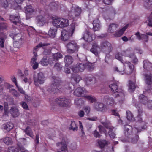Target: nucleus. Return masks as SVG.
Instances as JSON below:
<instances>
[{
  "mask_svg": "<svg viewBox=\"0 0 152 152\" xmlns=\"http://www.w3.org/2000/svg\"><path fill=\"white\" fill-rule=\"evenodd\" d=\"M10 20L15 25H19L20 21L19 20V17L17 16L11 15L10 17Z\"/></svg>",
  "mask_w": 152,
  "mask_h": 152,
  "instance_id": "18",
  "label": "nucleus"
},
{
  "mask_svg": "<svg viewBox=\"0 0 152 152\" xmlns=\"http://www.w3.org/2000/svg\"><path fill=\"white\" fill-rule=\"evenodd\" d=\"M127 27V26H125L121 29L116 32L115 34H114V36L116 37H118L121 36L123 34L124 31L126 30Z\"/></svg>",
  "mask_w": 152,
  "mask_h": 152,
  "instance_id": "31",
  "label": "nucleus"
},
{
  "mask_svg": "<svg viewBox=\"0 0 152 152\" xmlns=\"http://www.w3.org/2000/svg\"><path fill=\"white\" fill-rule=\"evenodd\" d=\"M93 78L90 77H86L85 79V80L86 84L88 85H89L94 83V82L93 81Z\"/></svg>",
  "mask_w": 152,
  "mask_h": 152,
  "instance_id": "44",
  "label": "nucleus"
},
{
  "mask_svg": "<svg viewBox=\"0 0 152 152\" xmlns=\"http://www.w3.org/2000/svg\"><path fill=\"white\" fill-rule=\"evenodd\" d=\"M81 12V8L78 7H77L75 10L74 15L76 17H79L80 16Z\"/></svg>",
  "mask_w": 152,
  "mask_h": 152,
  "instance_id": "41",
  "label": "nucleus"
},
{
  "mask_svg": "<svg viewBox=\"0 0 152 152\" xmlns=\"http://www.w3.org/2000/svg\"><path fill=\"white\" fill-rule=\"evenodd\" d=\"M69 128V130H72L74 131H77L78 127L74 121H71Z\"/></svg>",
  "mask_w": 152,
  "mask_h": 152,
  "instance_id": "33",
  "label": "nucleus"
},
{
  "mask_svg": "<svg viewBox=\"0 0 152 152\" xmlns=\"http://www.w3.org/2000/svg\"><path fill=\"white\" fill-rule=\"evenodd\" d=\"M72 78L74 80L75 82L78 83L81 79V77L78 74H74L72 75Z\"/></svg>",
  "mask_w": 152,
  "mask_h": 152,
  "instance_id": "42",
  "label": "nucleus"
},
{
  "mask_svg": "<svg viewBox=\"0 0 152 152\" xmlns=\"http://www.w3.org/2000/svg\"><path fill=\"white\" fill-rule=\"evenodd\" d=\"M36 20L39 26H42L45 23L44 18L42 15L37 16L36 17Z\"/></svg>",
  "mask_w": 152,
  "mask_h": 152,
  "instance_id": "22",
  "label": "nucleus"
},
{
  "mask_svg": "<svg viewBox=\"0 0 152 152\" xmlns=\"http://www.w3.org/2000/svg\"><path fill=\"white\" fill-rule=\"evenodd\" d=\"M62 67V65L60 63H56L54 65V69L58 71H59L61 70Z\"/></svg>",
  "mask_w": 152,
  "mask_h": 152,
  "instance_id": "51",
  "label": "nucleus"
},
{
  "mask_svg": "<svg viewBox=\"0 0 152 152\" xmlns=\"http://www.w3.org/2000/svg\"><path fill=\"white\" fill-rule=\"evenodd\" d=\"M124 64L123 65L120 66L118 67H114V71L115 72H117L121 74H123L124 73Z\"/></svg>",
  "mask_w": 152,
  "mask_h": 152,
  "instance_id": "32",
  "label": "nucleus"
},
{
  "mask_svg": "<svg viewBox=\"0 0 152 152\" xmlns=\"http://www.w3.org/2000/svg\"><path fill=\"white\" fill-rule=\"evenodd\" d=\"M49 44L48 43H40L37 46L35 47L34 49V52H37V51L38 48L39 47H41L43 46H46L48 45Z\"/></svg>",
  "mask_w": 152,
  "mask_h": 152,
  "instance_id": "50",
  "label": "nucleus"
},
{
  "mask_svg": "<svg viewBox=\"0 0 152 152\" xmlns=\"http://www.w3.org/2000/svg\"><path fill=\"white\" fill-rule=\"evenodd\" d=\"M17 146L19 149V150H20L21 152L27 151V150H26L20 144H18Z\"/></svg>",
  "mask_w": 152,
  "mask_h": 152,
  "instance_id": "61",
  "label": "nucleus"
},
{
  "mask_svg": "<svg viewBox=\"0 0 152 152\" xmlns=\"http://www.w3.org/2000/svg\"><path fill=\"white\" fill-rule=\"evenodd\" d=\"M22 107L26 110H28V107L26 103L24 102H21L20 103Z\"/></svg>",
  "mask_w": 152,
  "mask_h": 152,
  "instance_id": "59",
  "label": "nucleus"
},
{
  "mask_svg": "<svg viewBox=\"0 0 152 152\" xmlns=\"http://www.w3.org/2000/svg\"><path fill=\"white\" fill-rule=\"evenodd\" d=\"M132 128L129 125H126L125 127L124 134L126 136L129 138L131 137L132 134Z\"/></svg>",
  "mask_w": 152,
  "mask_h": 152,
  "instance_id": "14",
  "label": "nucleus"
},
{
  "mask_svg": "<svg viewBox=\"0 0 152 152\" xmlns=\"http://www.w3.org/2000/svg\"><path fill=\"white\" fill-rule=\"evenodd\" d=\"M135 83L132 81L129 80V81L128 91L130 92L133 91H134L136 88Z\"/></svg>",
  "mask_w": 152,
  "mask_h": 152,
  "instance_id": "30",
  "label": "nucleus"
},
{
  "mask_svg": "<svg viewBox=\"0 0 152 152\" xmlns=\"http://www.w3.org/2000/svg\"><path fill=\"white\" fill-rule=\"evenodd\" d=\"M99 103L98 102H95L94 104V108L97 111H99Z\"/></svg>",
  "mask_w": 152,
  "mask_h": 152,
  "instance_id": "63",
  "label": "nucleus"
},
{
  "mask_svg": "<svg viewBox=\"0 0 152 152\" xmlns=\"http://www.w3.org/2000/svg\"><path fill=\"white\" fill-rule=\"evenodd\" d=\"M93 35H91L88 31L86 32L83 34V38L86 41L88 42H91L94 39V37H93Z\"/></svg>",
  "mask_w": 152,
  "mask_h": 152,
  "instance_id": "13",
  "label": "nucleus"
},
{
  "mask_svg": "<svg viewBox=\"0 0 152 152\" xmlns=\"http://www.w3.org/2000/svg\"><path fill=\"white\" fill-rule=\"evenodd\" d=\"M99 130L100 133H104L106 134V131L105 129L102 125H99L98 126Z\"/></svg>",
  "mask_w": 152,
  "mask_h": 152,
  "instance_id": "57",
  "label": "nucleus"
},
{
  "mask_svg": "<svg viewBox=\"0 0 152 152\" xmlns=\"http://www.w3.org/2000/svg\"><path fill=\"white\" fill-rule=\"evenodd\" d=\"M68 22V19L63 18H58L53 20V25L56 27L63 28L69 25Z\"/></svg>",
  "mask_w": 152,
  "mask_h": 152,
  "instance_id": "4",
  "label": "nucleus"
},
{
  "mask_svg": "<svg viewBox=\"0 0 152 152\" xmlns=\"http://www.w3.org/2000/svg\"><path fill=\"white\" fill-rule=\"evenodd\" d=\"M22 40L19 41H14L13 46L15 48H18V47L21 44Z\"/></svg>",
  "mask_w": 152,
  "mask_h": 152,
  "instance_id": "56",
  "label": "nucleus"
},
{
  "mask_svg": "<svg viewBox=\"0 0 152 152\" xmlns=\"http://www.w3.org/2000/svg\"><path fill=\"white\" fill-rule=\"evenodd\" d=\"M85 67L88 71H91L93 70L94 68V64L93 63H85Z\"/></svg>",
  "mask_w": 152,
  "mask_h": 152,
  "instance_id": "39",
  "label": "nucleus"
},
{
  "mask_svg": "<svg viewBox=\"0 0 152 152\" xmlns=\"http://www.w3.org/2000/svg\"><path fill=\"white\" fill-rule=\"evenodd\" d=\"M112 91L114 92L113 95L115 97H118V100L120 104L122 103L124 100L125 95L124 91L118 88V85L115 84H111L109 86Z\"/></svg>",
  "mask_w": 152,
  "mask_h": 152,
  "instance_id": "1",
  "label": "nucleus"
},
{
  "mask_svg": "<svg viewBox=\"0 0 152 152\" xmlns=\"http://www.w3.org/2000/svg\"><path fill=\"white\" fill-rule=\"evenodd\" d=\"M85 97L87 100L91 103L94 102L96 101V99L94 96L87 95L85 96Z\"/></svg>",
  "mask_w": 152,
  "mask_h": 152,
  "instance_id": "53",
  "label": "nucleus"
},
{
  "mask_svg": "<svg viewBox=\"0 0 152 152\" xmlns=\"http://www.w3.org/2000/svg\"><path fill=\"white\" fill-rule=\"evenodd\" d=\"M61 83L60 78L58 77L53 76L52 77V82L50 86L48 87V90L49 92L56 93L58 92V87Z\"/></svg>",
  "mask_w": 152,
  "mask_h": 152,
  "instance_id": "2",
  "label": "nucleus"
},
{
  "mask_svg": "<svg viewBox=\"0 0 152 152\" xmlns=\"http://www.w3.org/2000/svg\"><path fill=\"white\" fill-rule=\"evenodd\" d=\"M53 56L54 59L57 60L62 57V54L59 52L53 53Z\"/></svg>",
  "mask_w": 152,
  "mask_h": 152,
  "instance_id": "49",
  "label": "nucleus"
},
{
  "mask_svg": "<svg viewBox=\"0 0 152 152\" xmlns=\"http://www.w3.org/2000/svg\"><path fill=\"white\" fill-rule=\"evenodd\" d=\"M55 101L59 106L62 107L68 106L70 103V100L65 97L57 98Z\"/></svg>",
  "mask_w": 152,
  "mask_h": 152,
  "instance_id": "7",
  "label": "nucleus"
},
{
  "mask_svg": "<svg viewBox=\"0 0 152 152\" xmlns=\"http://www.w3.org/2000/svg\"><path fill=\"white\" fill-rule=\"evenodd\" d=\"M103 101L109 104L113 105L114 103L113 98L107 95H105L104 97Z\"/></svg>",
  "mask_w": 152,
  "mask_h": 152,
  "instance_id": "21",
  "label": "nucleus"
},
{
  "mask_svg": "<svg viewBox=\"0 0 152 152\" xmlns=\"http://www.w3.org/2000/svg\"><path fill=\"white\" fill-rule=\"evenodd\" d=\"M27 19H29L31 18L33 15L34 10L32 6L31 5L27 6L25 8Z\"/></svg>",
  "mask_w": 152,
  "mask_h": 152,
  "instance_id": "9",
  "label": "nucleus"
},
{
  "mask_svg": "<svg viewBox=\"0 0 152 152\" xmlns=\"http://www.w3.org/2000/svg\"><path fill=\"white\" fill-rule=\"evenodd\" d=\"M73 61V59L72 56L69 55L66 56L64 58V62L65 65H69L71 64Z\"/></svg>",
  "mask_w": 152,
  "mask_h": 152,
  "instance_id": "28",
  "label": "nucleus"
},
{
  "mask_svg": "<svg viewBox=\"0 0 152 152\" xmlns=\"http://www.w3.org/2000/svg\"><path fill=\"white\" fill-rule=\"evenodd\" d=\"M139 137L138 135L135 134L133 135V136L130 138H129L128 140L129 142H130L133 143H135L137 142Z\"/></svg>",
  "mask_w": 152,
  "mask_h": 152,
  "instance_id": "35",
  "label": "nucleus"
},
{
  "mask_svg": "<svg viewBox=\"0 0 152 152\" xmlns=\"http://www.w3.org/2000/svg\"><path fill=\"white\" fill-rule=\"evenodd\" d=\"M57 147H60V149L61 151H58L57 152H68L66 142L64 141L56 143Z\"/></svg>",
  "mask_w": 152,
  "mask_h": 152,
  "instance_id": "11",
  "label": "nucleus"
},
{
  "mask_svg": "<svg viewBox=\"0 0 152 152\" xmlns=\"http://www.w3.org/2000/svg\"><path fill=\"white\" fill-rule=\"evenodd\" d=\"M9 149L12 151V152H19V149L18 147L15 146H12L9 147Z\"/></svg>",
  "mask_w": 152,
  "mask_h": 152,
  "instance_id": "54",
  "label": "nucleus"
},
{
  "mask_svg": "<svg viewBox=\"0 0 152 152\" xmlns=\"http://www.w3.org/2000/svg\"><path fill=\"white\" fill-rule=\"evenodd\" d=\"M99 48V47L96 43H94L92 45V48L90 50V51L94 54L96 56L98 55V52L97 48Z\"/></svg>",
  "mask_w": 152,
  "mask_h": 152,
  "instance_id": "25",
  "label": "nucleus"
},
{
  "mask_svg": "<svg viewBox=\"0 0 152 152\" xmlns=\"http://www.w3.org/2000/svg\"><path fill=\"white\" fill-rule=\"evenodd\" d=\"M66 65H65V66L64 67V72L65 73L67 74L70 73L71 71L69 67L68 66H66Z\"/></svg>",
  "mask_w": 152,
  "mask_h": 152,
  "instance_id": "62",
  "label": "nucleus"
},
{
  "mask_svg": "<svg viewBox=\"0 0 152 152\" xmlns=\"http://www.w3.org/2000/svg\"><path fill=\"white\" fill-rule=\"evenodd\" d=\"M106 152H113L114 150L113 146L109 147L106 149Z\"/></svg>",
  "mask_w": 152,
  "mask_h": 152,
  "instance_id": "64",
  "label": "nucleus"
},
{
  "mask_svg": "<svg viewBox=\"0 0 152 152\" xmlns=\"http://www.w3.org/2000/svg\"><path fill=\"white\" fill-rule=\"evenodd\" d=\"M40 64L43 66L47 65L48 64V59L47 58V57L45 56L40 61Z\"/></svg>",
  "mask_w": 152,
  "mask_h": 152,
  "instance_id": "52",
  "label": "nucleus"
},
{
  "mask_svg": "<svg viewBox=\"0 0 152 152\" xmlns=\"http://www.w3.org/2000/svg\"><path fill=\"white\" fill-rule=\"evenodd\" d=\"M67 52L69 53H72L78 51V47L74 41H71L66 45Z\"/></svg>",
  "mask_w": 152,
  "mask_h": 152,
  "instance_id": "6",
  "label": "nucleus"
},
{
  "mask_svg": "<svg viewBox=\"0 0 152 152\" xmlns=\"http://www.w3.org/2000/svg\"><path fill=\"white\" fill-rule=\"evenodd\" d=\"M122 55L121 53L118 52L115 55V57L116 59L119 60L123 64L126 63L127 61H124L122 58Z\"/></svg>",
  "mask_w": 152,
  "mask_h": 152,
  "instance_id": "40",
  "label": "nucleus"
},
{
  "mask_svg": "<svg viewBox=\"0 0 152 152\" xmlns=\"http://www.w3.org/2000/svg\"><path fill=\"white\" fill-rule=\"evenodd\" d=\"M112 48L111 44L106 41L102 42L99 46V49L104 50L108 53L111 51Z\"/></svg>",
  "mask_w": 152,
  "mask_h": 152,
  "instance_id": "8",
  "label": "nucleus"
},
{
  "mask_svg": "<svg viewBox=\"0 0 152 152\" xmlns=\"http://www.w3.org/2000/svg\"><path fill=\"white\" fill-rule=\"evenodd\" d=\"M3 127L5 130L8 132L13 128V125L12 123L8 122L4 124L3 125Z\"/></svg>",
  "mask_w": 152,
  "mask_h": 152,
  "instance_id": "27",
  "label": "nucleus"
},
{
  "mask_svg": "<svg viewBox=\"0 0 152 152\" xmlns=\"http://www.w3.org/2000/svg\"><path fill=\"white\" fill-rule=\"evenodd\" d=\"M75 24L72 23L71 25V28L68 31L63 30L61 32V38L64 41H66L69 39L75 31Z\"/></svg>",
  "mask_w": 152,
  "mask_h": 152,
  "instance_id": "3",
  "label": "nucleus"
},
{
  "mask_svg": "<svg viewBox=\"0 0 152 152\" xmlns=\"http://www.w3.org/2000/svg\"><path fill=\"white\" fill-rule=\"evenodd\" d=\"M6 35L2 33H0V47L1 48L4 47V43L5 39H7Z\"/></svg>",
  "mask_w": 152,
  "mask_h": 152,
  "instance_id": "24",
  "label": "nucleus"
},
{
  "mask_svg": "<svg viewBox=\"0 0 152 152\" xmlns=\"http://www.w3.org/2000/svg\"><path fill=\"white\" fill-rule=\"evenodd\" d=\"M145 81L146 84L150 85L152 84V74H150L144 75Z\"/></svg>",
  "mask_w": 152,
  "mask_h": 152,
  "instance_id": "19",
  "label": "nucleus"
},
{
  "mask_svg": "<svg viewBox=\"0 0 152 152\" xmlns=\"http://www.w3.org/2000/svg\"><path fill=\"white\" fill-rule=\"evenodd\" d=\"M37 55V53L36 52H34V55L33 58H32L31 61V65L33 64H34L35 62V61L37 59V56H36Z\"/></svg>",
  "mask_w": 152,
  "mask_h": 152,
  "instance_id": "58",
  "label": "nucleus"
},
{
  "mask_svg": "<svg viewBox=\"0 0 152 152\" xmlns=\"http://www.w3.org/2000/svg\"><path fill=\"white\" fill-rule=\"evenodd\" d=\"M143 67L145 69L150 71L152 70V64L147 60L143 61Z\"/></svg>",
  "mask_w": 152,
  "mask_h": 152,
  "instance_id": "17",
  "label": "nucleus"
},
{
  "mask_svg": "<svg viewBox=\"0 0 152 152\" xmlns=\"http://www.w3.org/2000/svg\"><path fill=\"white\" fill-rule=\"evenodd\" d=\"M141 40H143L147 42L148 41V36L145 34H141Z\"/></svg>",
  "mask_w": 152,
  "mask_h": 152,
  "instance_id": "60",
  "label": "nucleus"
},
{
  "mask_svg": "<svg viewBox=\"0 0 152 152\" xmlns=\"http://www.w3.org/2000/svg\"><path fill=\"white\" fill-rule=\"evenodd\" d=\"M126 118L129 121H134L135 118L133 117L132 113L130 111H126Z\"/></svg>",
  "mask_w": 152,
  "mask_h": 152,
  "instance_id": "43",
  "label": "nucleus"
},
{
  "mask_svg": "<svg viewBox=\"0 0 152 152\" xmlns=\"http://www.w3.org/2000/svg\"><path fill=\"white\" fill-rule=\"evenodd\" d=\"M33 78L34 84L37 86H39L38 83L40 84H43L45 80L44 75L41 72H40L39 73H34Z\"/></svg>",
  "mask_w": 152,
  "mask_h": 152,
  "instance_id": "5",
  "label": "nucleus"
},
{
  "mask_svg": "<svg viewBox=\"0 0 152 152\" xmlns=\"http://www.w3.org/2000/svg\"><path fill=\"white\" fill-rule=\"evenodd\" d=\"M56 27L50 28L48 31V34L52 38H54L57 33V28Z\"/></svg>",
  "mask_w": 152,
  "mask_h": 152,
  "instance_id": "29",
  "label": "nucleus"
},
{
  "mask_svg": "<svg viewBox=\"0 0 152 152\" xmlns=\"http://www.w3.org/2000/svg\"><path fill=\"white\" fill-rule=\"evenodd\" d=\"M101 123L105 127L110 130V131H112L114 128L111 126V124L109 120H106L104 122H102Z\"/></svg>",
  "mask_w": 152,
  "mask_h": 152,
  "instance_id": "26",
  "label": "nucleus"
},
{
  "mask_svg": "<svg viewBox=\"0 0 152 152\" xmlns=\"http://www.w3.org/2000/svg\"><path fill=\"white\" fill-rule=\"evenodd\" d=\"M98 143L100 147L102 149L104 148L107 145V141L104 140H99Z\"/></svg>",
  "mask_w": 152,
  "mask_h": 152,
  "instance_id": "34",
  "label": "nucleus"
},
{
  "mask_svg": "<svg viewBox=\"0 0 152 152\" xmlns=\"http://www.w3.org/2000/svg\"><path fill=\"white\" fill-rule=\"evenodd\" d=\"M84 101L81 98H77L75 100V104L77 106L82 105L84 103Z\"/></svg>",
  "mask_w": 152,
  "mask_h": 152,
  "instance_id": "48",
  "label": "nucleus"
},
{
  "mask_svg": "<svg viewBox=\"0 0 152 152\" xmlns=\"http://www.w3.org/2000/svg\"><path fill=\"white\" fill-rule=\"evenodd\" d=\"M8 1L9 0H4L3 2L2 1L1 2V6L5 8H6L8 6Z\"/></svg>",
  "mask_w": 152,
  "mask_h": 152,
  "instance_id": "55",
  "label": "nucleus"
},
{
  "mask_svg": "<svg viewBox=\"0 0 152 152\" xmlns=\"http://www.w3.org/2000/svg\"><path fill=\"white\" fill-rule=\"evenodd\" d=\"M10 36L12 38L14 41H19L22 40L21 35L20 33L17 34L11 33L10 34Z\"/></svg>",
  "mask_w": 152,
  "mask_h": 152,
  "instance_id": "23",
  "label": "nucleus"
},
{
  "mask_svg": "<svg viewBox=\"0 0 152 152\" xmlns=\"http://www.w3.org/2000/svg\"><path fill=\"white\" fill-rule=\"evenodd\" d=\"M85 91L83 88L78 87L76 88L74 91V95L77 97H81L84 95Z\"/></svg>",
  "mask_w": 152,
  "mask_h": 152,
  "instance_id": "15",
  "label": "nucleus"
},
{
  "mask_svg": "<svg viewBox=\"0 0 152 152\" xmlns=\"http://www.w3.org/2000/svg\"><path fill=\"white\" fill-rule=\"evenodd\" d=\"M118 26V25L116 24H111L109 26L108 30L110 32H114L116 30Z\"/></svg>",
  "mask_w": 152,
  "mask_h": 152,
  "instance_id": "38",
  "label": "nucleus"
},
{
  "mask_svg": "<svg viewBox=\"0 0 152 152\" xmlns=\"http://www.w3.org/2000/svg\"><path fill=\"white\" fill-rule=\"evenodd\" d=\"M3 141L7 145L12 144V142L11 138L9 137L4 138L3 139Z\"/></svg>",
  "mask_w": 152,
  "mask_h": 152,
  "instance_id": "47",
  "label": "nucleus"
},
{
  "mask_svg": "<svg viewBox=\"0 0 152 152\" xmlns=\"http://www.w3.org/2000/svg\"><path fill=\"white\" fill-rule=\"evenodd\" d=\"M125 64H127V66H128V68L126 69H124V72L128 75L131 74L134 70V66L133 65L131 64L129 62H127V61L126 62V63Z\"/></svg>",
  "mask_w": 152,
  "mask_h": 152,
  "instance_id": "16",
  "label": "nucleus"
},
{
  "mask_svg": "<svg viewBox=\"0 0 152 152\" xmlns=\"http://www.w3.org/2000/svg\"><path fill=\"white\" fill-rule=\"evenodd\" d=\"M24 131L27 135L29 136L30 137H32L33 136L31 129L29 126L27 127Z\"/></svg>",
  "mask_w": 152,
  "mask_h": 152,
  "instance_id": "46",
  "label": "nucleus"
},
{
  "mask_svg": "<svg viewBox=\"0 0 152 152\" xmlns=\"http://www.w3.org/2000/svg\"><path fill=\"white\" fill-rule=\"evenodd\" d=\"M10 112L12 116L14 118L18 117L20 115L18 109L16 107L13 106L10 110Z\"/></svg>",
  "mask_w": 152,
  "mask_h": 152,
  "instance_id": "12",
  "label": "nucleus"
},
{
  "mask_svg": "<svg viewBox=\"0 0 152 152\" xmlns=\"http://www.w3.org/2000/svg\"><path fill=\"white\" fill-rule=\"evenodd\" d=\"M139 99L140 102L143 104H146L149 102L147 97L143 94L140 96Z\"/></svg>",
  "mask_w": 152,
  "mask_h": 152,
  "instance_id": "37",
  "label": "nucleus"
},
{
  "mask_svg": "<svg viewBox=\"0 0 152 152\" xmlns=\"http://www.w3.org/2000/svg\"><path fill=\"white\" fill-rule=\"evenodd\" d=\"M144 5L147 8L149 9L152 5V0H144Z\"/></svg>",
  "mask_w": 152,
  "mask_h": 152,
  "instance_id": "45",
  "label": "nucleus"
},
{
  "mask_svg": "<svg viewBox=\"0 0 152 152\" xmlns=\"http://www.w3.org/2000/svg\"><path fill=\"white\" fill-rule=\"evenodd\" d=\"M123 54L125 56L129 57L130 58L134 57V54L133 53V51L129 48L123 51Z\"/></svg>",
  "mask_w": 152,
  "mask_h": 152,
  "instance_id": "20",
  "label": "nucleus"
},
{
  "mask_svg": "<svg viewBox=\"0 0 152 152\" xmlns=\"http://www.w3.org/2000/svg\"><path fill=\"white\" fill-rule=\"evenodd\" d=\"M93 28L94 31H97L100 29L99 21L98 20H94L93 22Z\"/></svg>",
  "mask_w": 152,
  "mask_h": 152,
  "instance_id": "36",
  "label": "nucleus"
},
{
  "mask_svg": "<svg viewBox=\"0 0 152 152\" xmlns=\"http://www.w3.org/2000/svg\"><path fill=\"white\" fill-rule=\"evenodd\" d=\"M86 69L85 64H77L75 66L72 67V70L75 73H77L79 71L83 72Z\"/></svg>",
  "mask_w": 152,
  "mask_h": 152,
  "instance_id": "10",
  "label": "nucleus"
}]
</instances>
